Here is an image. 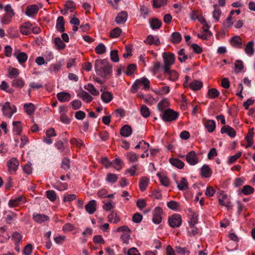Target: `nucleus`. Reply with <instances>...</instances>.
<instances>
[{
    "mask_svg": "<svg viewBox=\"0 0 255 255\" xmlns=\"http://www.w3.org/2000/svg\"><path fill=\"white\" fill-rule=\"evenodd\" d=\"M95 69L96 73L101 77L108 78L112 73V66L107 59H97L95 61Z\"/></svg>",
    "mask_w": 255,
    "mask_h": 255,
    "instance_id": "1",
    "label": "nucleus"
},
{
    "mask_svg": "<svg viewBox=\"0 0 255 255\" xmlns=\"http://www.w3.org/2000/svg\"><path fill=\"white\" fill-rule=\"evenodd\" d=\"M143 85L145 90H148L150 87V82L146 78L143 77L139 79H137L132 85L131 92L133 93L137 92L139 86Z\"/></svg>",
    "mask_w": 255,
    "mask_h": 255,
    "instance_id": "2",
    "label": "nucleus"
},
{
    "mask_svg": "<svg viewBox=\"0 0 255 255\" xmlns=\"http://www.w3.org/2000/svg\"><path fill=\"white\" fill-rule=\"evenodd\" d=\"M163 59L164 65L163 67L164 71H168L170 69V67L173 65L175 61V55L172 53H163Z\"/></svg>",
    "mask_w": 255,
    "mask_h": 255,
    "instance_id": "3",
    "label": "nucleus"
},
{
    "mask_svg": "<svg viewBox=\"0 0 255 255\" xmlns=\"http://www.w3.org/2000/svg\"><path fill=\"white\" fill-rule=\"evenodd\" d=\"M178 113L170 109L165 110L162 114V120L165 122H172L178 117Z\"/></svg>",
    "mask_w": 255,
    "mask_h": 255,
    "instance_id": "4",
    "label": "nucleus"
},
{
    "mask_svg": "<svg viewBox=\"0 0 255 255\" xmlns=\"http://www.w3.org/2000/svg\"><path fill=\"white\" fill-rule=\"evenodd\" d=\"M218 198L220 205L225 206L228 209L232 208L233 206L230 200L228 198L227 195L223 191L218 193Z\"/></svg>",
    "mask_w": 255,
    "mask_h": 255,
    "instance_id": "5",
    "label": "nucleus"
},
{
    "mask_svg": "<svg viewBox=\"0 0 255 255\" xmlns=\"http://www.w3.org/2000/svg\"><path fill=\"white\" fill-rule=\"evenodd\" d=\"M168 221L169 226L173 228L179 227L182 224L181 217L177 214H174L170 216Z\"/></svg>",
    "mask_w": 255,
    "mask_h": 255,
    "instance_id": "6",
    "label": "nucleus"
},
{
    "mask_svg": "<svg viewBox=\"0 0 255 255\" xmlns=\"http://www.w3.org/2000/svg\"><path fill=\"white\" fill-rule=\"evenodd\" d=\"M1 110L3 115L8 118H11L12 114L16 111V108L14 106H11L8 102H5L3 105Z\"/></svg>",
    "mask_w": 255,
    "mask_h": 255,
    "instance_id": "7",
    "label": "nucleus"
},
{
    "mask_svg": "<svg viewBox=\"0 0 255 255\" xmlns=\"http://www.w3.org/2000/svg\"><path fill=\"white\" fill-rule=\"evenodd\" d=\"M163 210L160 207H156L153 211L152 221L156 224H158L162 221V214Z\"/></svg>",
    "mask_w": 255,
    "mask_h": 255,
    "instance_id": "8",
    "label": "nucleus"
},
{
    "mask_svg": "<svg viewBox=\"0 0 255 255\" xmlns=\"http://www.w3.org/2000/svg\"><path fill=\"white\" fill-rule=\"evenodd\" d=\"M186 159L191 165H195L199 162V158L194 151L188 152L186 155Z\"/></svg>",
    "mask_w": 255,
    "mask_h": 255,
    "instance_id": "9",
    "label": "nucleus"
},
{
    "mask_svg": "<svg viewBox=\"0 0 255 255\" xmlns=\"http://www.w3.org/2000/svg\"><path fill=\"white\" fill-rule=\"evenodd\" d=\"M18 166L19 161L16 158L13 157L7 161L8 169L10 173L15 172Z\"/></svg>",
    "mask_w": 255,
    "mask_h": 255,
    "instance_id": "10",
    "label": "nucleus"
},
{
    "mask_svg": "<svg viewBox=\"0 0 255 255\" xmlns=\"http://www.w3.org/2000/svg\"><path fill=\"white\" fill-rule=\"evenodd\" d=\"M33 220L38 224H42L49 220V217L43 214L34 213L32 215Z\"/></svg>",
    "mask_w": 255,
    "mask_h": 255,
    "instance_id": "11",
    "label": "nucleus"
},
{
    "mask_svg": "<svg viewBox=\"0 0 255 255\" xmlns=\"http://www.w3.org/2000/svg\"><path fill=\"white\" fill-rule=\"evenodd\" d=\"M14 56L18 60L20 63L25 62L28 56L25 52H20L19 50H15L13 53Z\"/></svg>",
    "mask_w": 255,
    "mask_h": 255,
    "instance_id": "12",
    "label": "nucleus"
},
{
    "mask_svg": "<svg viewBox=\"0 0 255 255\" xmlns=\"http://www.w3.org/2000/svg\"><path fill=\"white\" fill-rule=\"evenodd\" d=\"M38 10L39 8L36 4L29 5L26 7L25 14L28 16H33L37 13Z\"/></svg>",
    "mask_w": 255,
    "mask_h": 255,
    "instance_id": "13",
    "label": "nucleus"
},
{
    "mask_svg": "<svg viewBox=\"0 0 255 255\" xmlns=\"http://www.w3.org/2000/svg\"><path fill=\"white\" fill-rule=\"evenodd\" d=\"M77 96L87 103H90L93 100V98L90 94L82 89L78 94Z\"/></svg>",
    "mask_w": 255,
    "mask_h": 255,
    "instance_id": "14",
    "label": "nucleus"
},
{
    "mask_svg": "<svg viewBox=\"0 0 255 255\" xmlns=\"http://www.w3.org/2000/svg\"><path fill=\"white\" fill-rule=\"evenodd\" d=\"M128 13L126 11H122L119 13L116 17V22L119 24L124 23L127 20Z\"/></svg>",
    "mask_w": 255,
    "mask_h": 255,
    "instance_id": "15",
    "label": "nucleus"
},
{
    "mask_svg": "<svg viewBox=\"0 0 255 255\" xmlns=\"http://www.w3.org/2000/svg\"><path fill=\"white\" fill-rule=\"evenodd\" d=\"M25 198L22 196H20L14 199L10 200L9 201L8 205L10 207H14L18 206L21 203H25Z\"/></svg>",
    "mask_w": 255,
    "mask_h": 255,
    "instance_id": "16",
    "label": "nucleus"
},
{
    "mask_svg": "<svg viewBox=\"0 0 255 255\" xmlns=\"http://www.w3.org/2000/svg\"><path fill=\"white\" fill-rule=\"evenodd\" d=\"M222 133H226L231 137H234L236 136V132L235 129L229 126H224L221 129Z\"/></svg>",
    "mask_w": 255,
    "mask_h": 255,
    "instance_id": "17",
    "label": "nucleus"
},
{
    "mask_svg": "<svg viewBox=\"0 0 255 255\" xmlns=\"http://www.w3.org/2000/svg\"><path fill=\"white\" fill-rule=\"evenodd\" d=\"M32 24L29 22H25L20 27V31L23 35H29L31 33Z\"/></svg>",
    "mask_w": 255,
    "mask_h": 255,
    "instance_id": "18",
    "label": "nucleus"
},
{
    "mask_svg": "<svg viewBox=\"0 0 255 255\" xmlns=\"http://www.w3.org/2000/svg\"><path fill=\"white\" fill-rule=\"evenodd\" d=\"M86 211L90 214H93L96 210V202L94 200L90 201L85 206Z\"/></svg>",
    "mask_w": 255,
    "mask_h": 255,
    "instance_id": "19",
    "label": "nucleus"
},
{
    "mask_svg": "<svg viewBox=\"0 0 255 255\" xmlns=\"http://www.w3.org/2000/svg\"><path fill=\"white\" fill-rule=\"evenodd\" d=\"M132 131V128L130 126L126 125L121 128L120 134L124 137H128L131 134Z\"/></svg>",
    "mask_w": 255,
    "mask_h": 255,
    "instance_id": "20",
    "label": "nucleus"
},
{
    "mask_svg": "<svg viewBox=\"0 0 255 255\" xmlns=\"http://www.w3.org/2000/svg\"><path fill=\"white\" fill-rule=\"evenodd\" d=\"M231 44L234 47L241 48L242 45V40L239 36H233L230 41Z\"/></svg>",
    "mask_w": 255,
    "mask_h": 255,
    "instance_id": "21",
    "label": "nucleus"
},
{
    "mask_svg": "<svg viewBox=\"0 0 255 255\" xmlns=\"http://www.w3.org/2000/svg\"><path fill=\"white\" fill-rule=\"evenodd\" d=\"M71 98V95L68 92H60L57 94V98L61 102H68Z\"/></svg>",
    "mask_w": 255,
    "mask_h": 255,
    "instance_id": "22",
    "label": "nucleus"
},
{
    "mask_svg": "<svg viewBox=\"0 0 255 255\" xmlns=\"http://www.w3.org/2000/svg\"><path fill=\"white\" fill-rule=\"evenodd\" d=\"M176 183L177 185V188L180 190H185L189 188L188 181L186 178L182 177L181 179L180 183L176 180Z\"/></svg>",
    "mask_w": 255,
    "mask_h": 255,
    "instance_id": "23",
    "label": "nucleus"
},
{
    "mask_svg": "<svg viewBox=\"0 0 255 255\" xmlns=\"http://www.w3.org/2000/svg\"><path fill=\"white\" fill-rule=\"evenodd\" d=\"M113 99L112 93L109 91H104L101 95V99L105 103H110Z\"/></svg>",
    "mask_w": 255,
    "mask_h": 255,
    "instance_id": "24",
    "label": "nucleus"
},
{
    "mask_svg": "<svg viewBox=\"0 0 255 255\" xmlns=\"http://www.w3.org/2000/svg\"><path fill=\"white\" fill-rule=\"evenodd\" d=\"M170 163L178 169H182L184 166V163L178 158H171L169 159Z\"/></svg>",
    "mask_w": 255,
    "mask_h": 255,
    "instance_id": "25",
    "label": "nucleus"
},
{
    "mask_svg": "<svg viewBox=\"0 0 255 255\" xmlns=\"http://www.w3.org/2000/svg\"><path fill=\"white\" fill-rule=\"evenodd\" d=\"M254 42L253 41H249L246 45L245 51L246 53L249 56H252L255 52L254 48Z\"/></svg>",
    "mask_w": 255,
    "mask_h": 255,
    "instance_id": "26",
    "label": "nucleus"
},
{
    "mask_svg": "<svg viewBox=\"0 0 255 255\" xmlns=\"http://www.w3.org/2000/svg\"><path fill=\"white\" fill-rule=\"evenodd\" d=\"M56 28L57 30L61 32L64 31V20L63 17L60 16L58 17L56 22Z\"/></svg>",
    "mask_w": 255,
    "mask_h": 255,
    "instance_id": "27",
    "label": "nucleus"
},
{
    "mask_svg": "<svg viewBox=\"0 0 255 255\" xmlns=\"http://www.w3.org/2000/svg\"><path fill=\"white\" fill-rule=\"evenodd\" d=\"M148 182L149 179L147 177L145 176L142 177L139 183L140 190L142 191H144L148 186Z\"/></svg>",
    "mask_w": 255,
    "mask_h": 255,
    "instance_id": "28",
    "label": "nucleus"
},
{
    "mask_svg": "<svg viewBox=\"0 0 255 255\" xmlns=\"http://www.w3.org/2000/svg\"><path fill=\"white\" fill-rule=\"evenodd\" d=\"M205 126L209 132H212L216 128L215 122L213 120H209L205 123Z\"/></svg>",
    "mask_w": 255,
    "mask_h": 255,
    "instance_id": "29",
    "label": "nucleus"
},
{
    "mask_svg": "<svg viewBox=\"0 0 255 255\" xmlns=\"http://www.w3.org/2000/svg\"><path fill=\"white\" fill-rule=\"evenodd\" d=\"M190 88L194 91H197L200 90L203 87V83L202 82L194 80V81L190 83Z\"/></svg>",
    "mask_w": 255,
    "mask_h": 255,
    "instance_id": "30",
    "label": "nucleus"
},
{
    "mask_svg": "<svg viewBox=\"0 0 255 255\" xmlns=\"http://www.w3.org/2000/svg\"><path fill=\"white\" fill-rule=\"evenodd\" d=\"M144 42L149 45L154 44L158 46L160 44V41L159 39H155L154 37L151 35H148L146 39L144 40Z\"/></svg>",
    "mask_w": 255,
    "mask_h": 255,
    "instance_id": "31",
    "label": "nucleus"
},
{
    "mask_svg": "<svg viewBox=\"0 0 255 255\" xmlns=\"http://www.w3.org/2000/svg\"><path fill=\"white\" fill-rule=\"evenodd\" d=\"M220 95L219 91L215 88H211L208 90L207 97L209 99H215L217 98Z\"/></svg>",
    "mask_w": 255,
    "mask_h": 255,
    "instance_id": "32",
    "label": "nucleus"
},
{
    "mask_svg": "<svg viewBox=\"0 0 255 255\" xmlns=\"http://www.w3.org/2000/svg\"><path fill=\"white\" fill-rule=\"evenodd\" d=\"M149 23L152 29H159L161 26V21L157 18H152L149 21Z\"/></svg>",
    "mask_w": 255,
    "mask_h": 255,
    "instance_id": "33",
    "label": "nucleus"
},
{
    "mask_svg": "<svg viewBox=\"0 0 255 255\" xmlns=\"http://www.w3.org/2000/svg\"><path fill=\"white\" fill-rule=\"evenodd\" d=\"M13 131L15 132L16 134L19 135L22 131V127L21 122L19 121H15L12 123Z\"/></svg>",
    "mask_w": 255,
    "mask_h": 255,
    "instance_id": "34",
    "label": "nucleus"
},
{
    "mask_svg": "<svg viewBox=\"0 0 255 255\" xmlns=\"http://www.w3.org/2000/svg\"><path fill=\"white\" fill-rule=\"evenodd\" d=\"M84 88L93 96H97L99 94V92L91 84H88L87 85H85Z\"/></svg>",
    "mask_w": 255,
    "mask_h": 255,
    "instance_id": "35",
    "label": "nucleus"
},
{
    "mask_svg": "<svg viewBox=\"0 0 255 255\" xmlns=\"http://www.w3.org/2000/svg\"><path fill=\"white\" fill-rule=\"evenodd\" d=\"M157 176L159 177L161 184L165 186L168 187L169 185V180L166 176H163L160 173H157Z\"/></svg>",
    "mask_w": 255,
    "mask_h": 255,
    "instance_id": "36",
    "label": "nucleus"
},
{
    "mask_svg": "<svg viewBox=\"0 0 255 255\" xmlns=\"http://www.w3.org/2000/svg\"><path fill=\"white\" fill-rule=\"evenodd\" d=\"M201 172L202 175L205 177H210L212 173L211 169L207 165H204L201 167Z\"/></svg>",
    "mask_w": 255,
    "mask_h": 255,
    "instance_id": "37",
    "label": "nucleus"
},
{
    "mask_svg": "<svg viewBox=\"0 0 255 255\" xmlns=\"http://www.w3.org/2000/svg\"><path fill=\"white\" fill-rule=\"evenodd\" d=\"M190 216L189 225L192 227L194 226L198 222V214L195 212L191 211Z\"/></svg>",
    "mask_w": 255,
    "mask_h": 255,
    "instance_id": "38",
    "label": "nucleus"
},
{
    "mask_svg": "<svg viewBox=\"0 0 255 255\" xmlns=\"http://www.w3.org/2000/svg\"><path fill=\"white\" fill-rule=\"evenodd\" d=\"M164 73L169 75V79L171 81H175L178 78V73L174 70H170V69L168 71H164Z\"/></svg>",
    "mask_w": 255,
    "mask_h": 255,
    "instance_id": "39",
    "label": "nucleus"
},
{
    "mask_svg": "<svg viewBox=\"0 0 255 255\" xmlns=\"http://www.w3.org/2000/svg\"><path fill=\"white\" fill-rule=\"evenodd\" d=\"M178 54L179 55L178 59L180 62H185L188 57L190 59L191 58V57H188V55L185 53L184 49H180L178 51Z\"/></svg>",
    "mask_w": 255,
    "mask_h": 255,
    "instance_id": "40",
    "label": "nucleus"
},
{
    "mask_svg": "<svg viewBox=\"0 0 255 255\" xmlns=\"http://www.w3.org/2000/svg\"><path fill=\"white\" fill-rule=\"evenodd\" d=\"M54 43L58 50H62L65 48L66 45L60 37H56L54 39Z\"/></svg>",
    "mask_w": 255,
    "mask_h": 255,
    "instance_id": "41",
    "label": "nucleus"
},
{
    "mask_svg": "<svg viewBox=\"0 0 255 255\" xmlns=\"http://www.w3.org/2000/svg\"><path fill=\"white\" fill-rule=\"evenodd\" d=\"M55 146L57 148V149L61 153H62V154H66V152L64 151L65 149V147L64 146V143L63 141L61 140H58L56 141L55 143Z\"/></svg>",
    "mask_w": 255,
    "mask_h": 255,
    "instance_id": "42",
    "label": "nucleus"
},
{
    "mask_svg": "<svg viewBox=\"0 0 255 255\" xmlns=\"http://www.w3.org/2000/svg\"><path fill=\"white\" fill-rule=\"evenodd\" d=\"M182 40V37L178 32H174L171 35V41L173 43H178Z\"/></svg>",
    "mask_w": 255,
    "mask_h": 255,
    "instance_id": "43",
    "label": "nucleus"
},
{
    "mask_svg": "<svg viewBox=\"0 0 255 255\" xmlns=\"http://www.w3.org/2000/svg\"><path fill=\"white\" fill-rule=\"evenodd\" d=\"M242 154V153L241 151H238L235 155L229 156L228 160V163L231 164L234 163L241 156Z\"/></svg>",
    "mask_w": 255,
    "mask_h": 255,
    "instance_id": "44",
    "label": "nucleus"
},
{
    "mask_svg": "<svg viewBox=\"0 0 255 255\" xmlns=\"http://www.w3.org/2000/svg\"><path fill=\"white\" fill-rule=\"evenodd\" d=\"M118 179V176L117 174L110 173L107 175L106 180L108 182L114 183L117 181Z\"/></svg>",
    "mask_w": 255,
    "mask_h": 255,
    "instance_id": "45",
    "label": "nucleus"
},
{
    "mask_svg": "<svg viewBox=\"0 0 255 255\" xmlns=\"http://www.w3.org/2000/svg\"><path fill=\"white\" fill-rule=\"evenodd\" d=\"M122 31V29L120 28H115L112 30H111L110 36L112 38H117L120 36Z\"/></svg>",
    "mask_w": 255,
    "mask_h": 255,
    "instance_id": "46",
    "label": "nucleus"
},
{
    "mask_svg": "<svg viewBox=\"0 0 255 255\" xmlns=\"http://www.w3.org/2000/svg\"><path fill=\"white\" fill-rule=\"evenodd\" d=\"M24 85V81L21 79H15L12 82L11 85L14 87L22 88Z\"/></svg>",
    "mask_w": 255,
    "mask_h": 255,
    "instance_id": "47",
    "label": "nucleus"
},
{
    "mask_svg": "<svg viewBox=\"0 0 255 255\" xmlns=\"http://www.w3.org/2000/svg\"><path fill=\"white\" fill-rule=\"evenodd\" d=\"M47 198L52 202H54L56 199V194L54 191L49 190L46 192Z\"/></svg>",
    "mask_w": 255,
    "mask_h": 255,
    "instance_id": "48",
    "label": "nucleus"
},
{
    "mask_svg": "<svg viewBox=\"0 0 255 255\" xmlns=\"http://www.w3.org/2000/svg\"><path fill=\"white\" fill-rule=\"evenodd\" d=\"M24 109L27 114L29 115L33 114L34 111V105L32 103L24 104Z\"/></svg>",
    "mask_w": 255,
    "mask_h": 255,
    "instance_id": "49",
    "label": "nucleus"
},
{
    "mask_svg": "<svg viewBox=\"0 0 255 255\" xmlns=\"http://www.w3.org/2000/svg\"><path fill=\"white\" fill-rule=\"evenodd\" d=\"M9 77L11 79L16 78L19 75V71L15 68H11L8 70Z\"/></svg>",
    "mask_w": 255,
    "mask_h": 255,
    "instance_id": "50",
    "label": "nucleus"
},
{
    "mask_svg": "<svg viewBox=\"0 0 255 255\" xmlns=\"http://www.w3.org/2000/svg\"><path fill=\"white\" fill-rule=\"evenodd\" d=\"M140 113L144 118H147L150 116V112L146 106L142 105L140 108Z\"/></svg>",
    "mask_w": 255,
    "mask_h": 255,
    "instance_id": "51",
    "label": "nucleus"
},
{
    "mask_svg": "<svg viewBox=\"0 0 255 255\" xmlns=\"http://www.w3.org/2000/svg\"><path fill=\"white\" fill-rule=\"evenodd\" d=\"M127 158L130 162H133L138 160L137 154L133 152H129L127 154Z\"/></svg>",
    "mask_w": 255,
    "mask_h": 255,
    "instance_id": "52",
    "label": "nucleus"
},
{
    "mask_svg": "<svg viewBox=\"0 0 255 255\" xmlns=\"http://www.w3.org/2000/svg\"><path fill=\"white\" fill-rule=\"evenodd\" d=\"M106 48L103 43H100L95 48V51L98 54H103L106 52Z\"/></svg>",
    "mask_w": 255,
    "mask_h": 255,
    "instance_id": "53",
    "label": "nucleus"
},
{
    "mask_svg": "<svg viewBox=\"0 0 255 255\" xmlns=\"http://www.w3.org/2000/svg\"><path fill=\"white\" fill-rule=\"evenodd\" d=\"M109 222L113 223H117L120 221V218L116 213H112L108 216Z\"/></svg>",
    "mask_w": 255,
    "mask_h": 255,
    "instance_id": "54",
    "label": "nucleus"
},
{
    "mask_svg": "<svg viewBox=\"0 0 255 255\" xmlns=\"http://www.w3.org/2000/svg\"><path fill=\"white\" fill-rule=\"evenodd\" d=\"M214 10L213 12V17L217 21L219 20L220 15L221 14V10L217 7V5L215 4L214 5Z\"/></svg>",
    "mask_w": 255,
    "mask_h": 255,
    "instance_id": "55",
    "label": "nucleus"
},
{
    "mask_svg": "<svg viewBox=\"0 0 255 255\" xmlns=\"http://www.w3.org/2000/svg\"><path fill=\"white\" fill-rule=\"evenodd\" d=\"M70 142L72 145H75L78 148H81L84 145V143L81 139L76 138H71L70 140Z\"/></svg>",
    "mask_w": 255,
    "mask_h": 255,
    "instance_id": "56",
    "label": "nucleus"
},
{
    "mask_svg": "<svg viewBox=\"0 0 255 255\" xmlns=\"http://www.w3.org/2000/svg\"><path fill=\"white\" fill-rule=\"evenodd\" d=\"M254 189L253 187L250 185H245L242 189V192L245 195H249L254 192Z\"/></svg>",
    "mask_w": 255,
    "mask_h": 255,
    "instance_id": "57",
    "label": "nucleus"
},
{
    "mask_svg": "<svg viewBox=\"0 0 255 255\" xmlns=\"http://www.w3.org/2000/svg\"><path fill=\"white\" fill-rule=\"evenodd\" d=\"M170 91V88L169 86H164L161 88H159L157 91H156V93L159 95H163L165 94H167Z\"/></svg>",
    "mask_w": 255,
    "mask_h": 255,
    "instance_id": "58",
    "label": "nucleus"
},
{
    "mask_svg": "<svg viewBox=\"0 0 255 255\" xmlns=\"http://www.w3.org/2000/svg\"><path fill=\"white\" fill-rule=\"evenodd\" d=\"M167 206L169 209L175 211L179 207V204L175 201H170L167 202Z\"/></svg>",
    "mask_w": 255,
    "mask_h": 255,
    "instance_id": "59",
    "label": "nucleus"
},
{
    "mask_svg": "<svg viewBox=\"0 0 255 255\" xmlns=\"http://www.w3.org/2000/svg\"><path fill=\"white\" fill-rule=\"evenodd\" d=\"M13 16L12 14H5L1 19L2 23L4 24H9L11 22Z\"/></svg>",
    "mask_w": 255,
    "mask_h": 255,
    "instance_id": "60",
    "label": "nucleus"
},
{
    "mask_svg": "<svg viewBox=\"0 0 255 255\" xmlns=\"http://www.w3.org/2000/svg\"><path fill=\"white\" fill-rule=\"evenodd\" d=\"M110 57L112 61L115 62H118L119 61L118 50H112L110 53Z\"/></svg>",
    "mask_w": 255,
    "mask_h": 255,
    "instance_id": "61",
    "label": "nucleus"
},
{
    "mask_svg": "<svg viewBox=\"0 0 255 255\" xmlns=\"http://www.w3.org/2000/svg\"><path fill=\"white\" fill-rule=\"evenodd\" d=\"M136 65L134 64H129L127 69V71L126 72V74L128 76L131 75L134 72L136 69Z\"/></svg>",
    "mask_w": 255,
    "mask_h": 255,
    "instance_id": "62",
    "label": "nucleus"
},
{
    "mask_svg": "<svg viewBox=\"0 0 255 255\" xmlns=\"http://www.w3.org/2000/svg\"><path fill=\"white\" fill-rule=\"evenodd\" d=\"M167 0H153V6L155 8H158L166 3Z\"/></svg>",
    "mask_w": 255,
    "mask_h": 255,
    "instance_id": "63",
    "label": "nucleus"
},
{
    "mask_svg": "<svg viewBox=\"0 0 255 255\" xmlns=\"http://www.w3.org/2000/svg\"><path fill=\"white\" fill-rule=\"evenodd\" d=\"M72 109L76 110L80 109L82 106V103L80 100H74L70 103Z\"/></svg>",
    "mask_w": 255,
    "mask_h": 255,
    "instance_id": "64",
    "label": "nucleus"
}]
</instances>
